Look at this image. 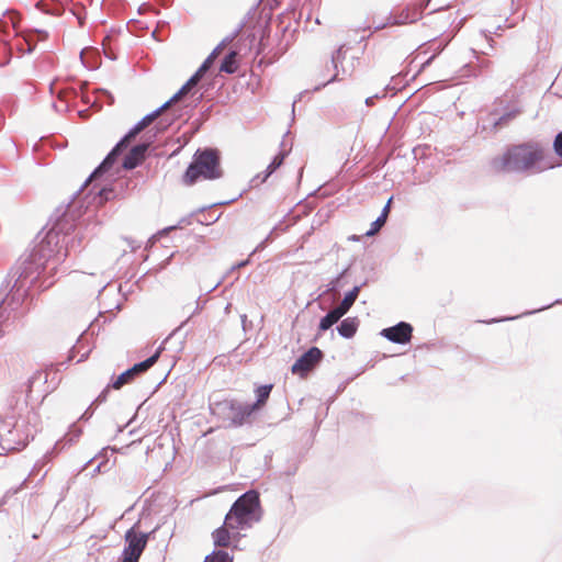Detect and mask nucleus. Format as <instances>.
Returning a JSON list of instances; mask_svg holds the SVG:
<instances>
[{
    "label": "nucleus",
    "instance_id": "13",
    "mask_svg": "<svg viewBox=\"0 0 562 562\" xmlns=\"http://www.w3.org/2000/svg\"><path fill=\"white\" fill-rule=\"evenodd\" d=\"M147 149H148L147 144H138V145L134 146L130 150V153L125 156V158L123 160V167L128 170L137 167L145 159V154H146Z\"/></svg>",
    "mask_w": 562,
    "mask_h": 562
},
{
    "label": "nucleus",
    "instance_id": "41",
    "mask_svg": "<svg viewBox=\"0 0 562 562\" xmlns=\"http://www.w3.org/2000/svg\"><path fill=\"white\" fill-rule=\"evenodd\" d=\"M248 263V260H245V261H241V262H238L237 265H234L231 270H236V269H239L244 266H246Z\"/></svg>",
    "mask_w": 562,
    "mask_h": 562
},
{
    "label": "nucleus",
    "instance_id": "22",
    "mask_svg": "<svg viewBox=\"0 0 562 562\" xmlns=\"http://www.w3.org/2000/svg\"><path fill=\"white\" fill-rule=\"evenodd\" d=\"M204 562H233V557L226 551L218 550L209 554Z\"/></svg>",
    "mask_w": 562,
    "mask_h": 562
},
{
    "label": "nucleus",
    "instance_id": "28",
    "mask_svg": "<svg viewBox=\"0 0 562 562\" xmlns=\"http://www.w3.org/2000/svg\"><path fill=\"white\" fill-rule=\"evenodd\" d=\"M554 153L562 159V132L558 133L553 140Z\"/></svg>",
    "mask_w": 562,
    "mask_h": 562
},
{
    "label": "nucleus",
    "instance_id": "11",
    "mask_svg": "<svg viewBox=\"0 0 562 562\" xmlns=\"http://www.w3.org/2000/svg\"><path fill=\"white\" fill-rule=\"evenodd\" d=\"M323 352L317 347L310 348L292 366L294 374L305 375L313 367L321 361Z\"/></svg>",
    "mask_w": 562,
    "mask_h": 562
},
{
    "label": "nucleus",
    "instance_id": "6",
    "mask_svg": "<svg viewBox=\"0 0 562 562\" xmlns=\"http://www.w3.org/2000/svg\"><path fill=\"white\" fill-rule=\"evenodd\" d=\"M213 414L222 415L229 420V425L241 426L246 419L257 409V405L240 403L237 401H223L212 406Z\"/></svg>",
    "mask_w": 562,
    "mask_h": 562
},
{
    "label": "nucleus",
    "instance_id": "29",
    "mask_svg": "<svg viewBox=\"0 0 562 562\" xmlns=\"http://www.w3.org/2000/svg\"><path fill=\"white\" fill-rule=\"evenodd\" d=\"M81 435V430L77 427H72L70 429V431L67 434V441L68 442H74L75 440H77Z\"/></svg>",
    "mask_w": 562,
    "mask_h": 562
},
{
    "label": "nucleus",
    "instance_id": "26",
    "mask_svg": "<svg viewBox=\"0 0 562 562\" xmlns=\"http://www.w3.org/2000/svg\"><path fill=\"white\" fill-rule=\"evenodd\" d=\"M348 270H349V267L345 268L334 280H331L329 282L328 291H337L340 286H342L341 280L346 276Z\"/></svg>",
    "mask_w": 562,
    "mask_h": 562
},
{
    "label": "nucleus",
    "instance_id": "15",
    "mask_svg": "<svg viewBox=\"0 0 562 562\" xmlns=\"http://www.w3.org/2000/svg\"><path fill=\"white\" fill-rule=\"evenodd\" d=\"M344 59H345V52H344V47L340 46L339 48L336 49V52L331 56V65H333V68L335 70V74L327 81H325L322 85L323 87L326 86L329 82H333V81H336V80H340V77H339L340 74L342 76L350 75V70H348L347 68H345L341 65Z\"/></svg>",
    "mask_w": 562,
    "mask_h": 562
},
{
    "label": "nucleus",
    "instance_id": "8",
    "mask_svg": "<svg viewBox=\"0 0 562 562\" xmlns=\"http://www.w3.org/2000/svg\"><path fill=\"white\" fill-rule=\"evenodd\" d=\"M148 535L137 532L131 528L125 533L126 546L122 553L121 562H138L144 549L146 548Z\"/></svg>",
    "mask_w": 562,
    "mask_h": 562
},
{
    "label": "nucleus",
    "instance_id": "10",
    "mask_svg": "<svg viewBox=\"0 0 562 562\" xmlns=\"http://www.w3.org/2000/svg\"><path fill=\"white\" fill-rule=\"evenodd\" d=\"M423 15V7L419 4H416L412 8L403 9L401 12L396 13L395 15H390L387 18V22L384 24H378L375 25L374 30H382L386 25H404L408 23H414L422 19Z\"/></svg>",
    "mask_w": 562,
    "mask_h": 562
},
{
    "label": "nucleus",
    "instance_id": "36",
    "mask_svg": "<svg viewBox=\"0 0 562 562\" xmlns=\"http://www.w3.org/2000/svg\"><path fill=\"white\" fill-rule=\"evenodd\" d=\"M223 49L224 48L221 46V44H218L206 58H211V61H214V59L222 53Z\"/></svg>",
    "mask_w": 562,
    "mask_h": 562
},
{
    "label": "nucleus",
    "instance_id": "37",
    "mask_svg": "<svg viewBox=\"0 0 562 562\" xmlns=\"http://www.w3.org/2000/svg\"><path fill=\"white\" fill-rule=\"evenodd\" d=\"M554 304H562V300H557V301L554 302ZM552 305H553V303H552V304H549V305H547V306H543V307H541V308H538V310H536V311H532V312H526V313H524V315H529V314H532V313H536V312H539V311H542V310L549 308V307H550V306H552Z\"/></svg>",
    "mask_w": 562,
    "mask_h": 562
},
{
    "label": "nucleus",
    "instance_id": "14",
    "mask_svg": "<svg viewBox=\"0 0 562 562\" xmlns=\"http://www.w3.org/2000/svg\"><path fill=\"white\" fill-rule=\"evenodd\" d=\"M212 538L216 547H228L233 541L239 540V535L235 536L233 529L224 524L213 531Z\"/></svg>",
    "mask_w": 562,
    "mask_h": 562
},
{
    "label": "nucleus",
    "instance_id": "17",
    "mask_svg": "<svg viewBox=\"0 0 562 562\" xmlns=\"http://www.w3.org/2000/svg\"><path fill=\"white\" fill-rule=\"evenodd\" d=\"M359 326L357 317H347L338 326L337 331L344 338H351L355 336Z\"/></svg>",
    "mask_w": 562,
    "mask_h": 562
},
{
    "label": "nucleus",
    "instance_id": "33",
    "mask_svg": "<svg viewBox=\"0 0 562 562\" xmlns=\"http://www.w3.org/2000/svg\"><path fill=\"white\" fill-rule=\"evenodd\" d=\"M223 49L224 48L221 46V44H218L206 58H211V61H214V59L222 53Z\"/></svg>",
    "mask_w": 562,
    "mask_h": 562
},
{
    "label": "nucleus",
    "instance_id": "18",
    "mask_svg": "<svg viewBox=\"0 0 562 562\" xmlns=\"http://www.w3.org/2000/svg\"><path fill=\"white\" fill-rule=\"evenodd\" d=\"M361 290V285L353 286L348 293H346L345 297L340 302L337 310H339L344 315L348 313L353 303L356 302Z\"/></svg>",
    "mask_w": 562,
    "mask_h": 562
},
{
    "label": "nucleus",
    "instance_id": "12",
    "mask_svg": "<svg viewBox=\"0 0 562 562\" xmlns=\"http://www.w3.org/2000/svg\"><path fill=\"white\" fill-rule=\"evenodd\" d=\"M413 327L411 324L405 322H400L398 324L384 328L381 331V335L387 340L395 344H406L412 338Z\"/></svg>",
    "mask_w": 562,
    "mask_h": 562
},
{
    "label": "nucleus",
    "instance_id": "48",
    "mask_svg": "<svg viewBox=\"0 0 562 562\" xmlns=\"http://www.w3.org/2000/svg\"><path fill=\"white\" fill-rule=\"evenodd\" d=\"M190 317H191V315H189L188 318L184 322H182V325H186V323L190 319Z\"/></svg>",
    "mask_w": 562,
    "mask_h": 562
},
{
    "label": "nucleus",
    "instance_id": "20",
    "mask_svg": "<svg viewBox=\"0 0 562 562\" xmlns=\"http://www.w3.org/2000/svg\"><path fill=\"white\" fill-rule=\"evenodd\" d=\"M342 316H344V314L339 310L334 307L324 317H322V319L319 322V330L325 331V330L329 329Z\"/></svg>",
    "mask_w": 562,
    "mask_h": 562
},
{
    "label": "nucleus",
    "instance_id": "40",
    "mask_svg": "<svg viewBox=\"0 0 562 562\" xmlns=\"http://www.w3.org/2000/svg\"><path fill=\"white\" fill-rule=\"evenodd\" d=\"M375 98H378V94L372 95V97H368V98L366 99V104H367L368 106L373 105V104H374V99H375Z\"/></svg>",
    "mask_w": 562,
    "mask_h": 562
},
{
    "label": "nucleus",
    "instance_id": "46",
    "mask_svg": "<svg viewBox=\"0 0 562 562\" xmlns=\"http://www.w3.org/2000/svg\"><path fill=\"white\" fill-rule=\"evenodd\" d=\"M221 283H222V280H221V281H218V282H216V284L211 289V291H212V290H214V289H216Z\"/></svg>",
    "mask_w": 562,
    "mask_h": 562
},
{
    "label": "nucleus",
    "instance_id": "30",
    "mask_svg": "<svg viewBox=\"0 0 562 562\" xmlns=\"http://www.w3.org/2000/svg\"><path fill=\"white\" fill-rule=\"evenodd\" d=\"M213 61H211V58H206L202 65L199 67V69L196 70L199 74H201L202 76H204V74L210 69V67L212 66Z\"/></svg>",
    "mask_w": 562,
    "mask_h": 562
},
{
    "label": "nucleus",
    "instance_id": "7",
    "mask_svg": "<svg viewBox=\"0 0 562 562\" xmlns=\"http://www.w3.org/2000/svg\"><path fill=\"white\" fill-rule=\"evenodd\" d=\"M503 101L496 104L482 124L483 131L496 132L498 128L508 125L521 114L522 110L516 102H510L501 110Z\"/></svg>",
    "mask_w": 562,
    "mask_h": 562
},
{
    "label": "nucleus",
    "instance_id": "50",
    "mask_svg": "<svg viewBox=\"0 0 562 562\" xmlns=\"http://www.w3.org/2000/svg\"><path fill=\"white\" fill-rule=\"evenodd\" d=\"M80 58L83 61V50L80 53Z\"/></svg>",
    "mask_w": 562,
    "mask_h": 562
},
{
    "label": "nucleus",
    "instance_id": "4",
    "mask_svg": "<svg viewBox=\"0 0 562 562\" xmlns=\"http://www.w3.org/2000/svg\"><path fill=\"white\" fill-rule=\"evenodd\" d=\"M222 177L220 158L216 150L204 149L194 154L193 161L189 165L183 181L193 184L199 179L214 180Z\"/></svg>",
    "mask_w": 562,
    "mask_h": 562
},
{
    "label": "nucleus",
    "instance_id": "39",
    "mask_svg": "<svg viewBox=\"0 0 562 562\" xmlns=\"http://www.w3.org/2000/svg\"><path fill=\"white\" fill-rule=\"evenodd\" d=\"M106 393H108V389L102 391V393L97 397V402H100V403L104 402L106 398Z\"/></svg>",
    "mask_w": 562,
    "mask_h": 562
},
{
    "label": "nucleus",
    "instance_id": "5",
    "mask_svg": "<svg viewBox=\"0 0 562 562\" xmlns=\"http://www.w3.org/2000/svg\"><path fill=\"white\" fill-rule=\"evenodd\" d=\"M171 106L169 101H166L161 106L153 111L151 113L145 115L109 153V155L104 158L101 165L90 175V177L86 180L85 186H88L90 182L95 181L104 171H106L115 161L116 157L121 155V153L127 147L128 143L132 138H134L138 133H140L145 127H147L151 122H154L162 111L169 109Z\"/></svg>",
    "mask_w": 562,
    "mask_h": 562
},
{
    "label": "nucleus",
    "instance_id": "21",
    "mask_svg": "<svg viewBox=\"0 0 562 562\" xmlns=\"http://www.w3.org/2000/svg\"><path fill=\"white\" fill-rule=\"evenodd\" d=\"M236 56H237V52L231 50L225 56V58L223 59V61L221 64V68H220L221 71L226 72V74H234L238 68V65L236 61Z\"/></svg>",
    "mask_w": 562,
    "mask_h": 562
},
{
    "label": "nucleus",
    "instance_id": "42",
    "mask_svg": "<svg viewBox=\"0 0 562 562\" xmlns=\"http://www.w3.org/2000/svg\"><path fill=\"white\" fill-rule=\"evenodd\" d=\"M36 32H37L40 38H42V40H44L48 36L47 32H45V31H36Z\"/></svg>",
    "mask_w": 562,
    "mask_h": 562
},
{
    "label": "nucleus",
    "instance_id": "45",
    "mask_svg": "<svg viewBox=\"0 0 562 562\" xmlns=\"http://www.w3.org/2000/svg\"><path fill=\"white\" fill-rule=\"evenodd\" d=\"M90 416H91V413H89V409H88V411H86V412L81 415V417H80V418H81V419H82V418H89Z\"/></svg>",
    "mask_w": 562,
    "mask_h": 562
},
{
    "label": "nucleus",
    "instance_id": "38",
    "mask_svg": "<svg viewBox=\"0 0 562 562\" xmlns=\"http://www.w3.org/2000/svg\"><path fill=\"white\" fill-rule=\"evenodd\" d=\"M391 201H392V198L387 201L386 205L382 210V213L380 214V215H385V218L387 217V214L390 211Z\"/></svg>",
    "mask_w": 562,
    "mask_h": 562
},
{
    "label": "nucleus",
    "instance_id": "43",
    "mask_svg": "<svg viewBox=\"0 0 562 562\" xmlns=\"http://www.w3.org/2000/svg\"><path fill=\"white\" fill-rule=\"evenodd\" d=\"M25 44L27 46L25 52L31 53L34 49V46H32L30 41H27V40L25 41Z\"/></svg>",
    "mask_w": 562,
    "mask_h": 562
},
{
    "label": "nucleus",
    "instance_id": "19",
    "mask_svg": "<svg viewBox=\"0 0 562 562\" xmlns=\"http://www.w3.org/2000/svg\"><path fill=\"white\" fill-rule=\"evenodd\" d=\"M285 157V153H280L277 155L267 167V170L262 177L260 175H257L251 181L252 182H265L283 162V159Z\"/></svg>",
    "mask_w": 562,
    "mask_h": 562
},
{
    "label": "nucleus",
    "instance_id": "24",
    "mask_svg": "<svg viewBox=\"0 0 562 562\" xmlns=\"http://www.w3.org/2000/svg\"><path fill=\"white\" fill-rule=\"evenodd\" d=\"M419 5L423 7V10L429 5H432L431 12H438L445 10L450 7L449 2H441L440 0H424Z\"/></svg>",
    "mask_w": 562,
    "mask_h": 562
},
{
    "label": "nucleus",
    "instance_id": "23",
    "mask_svg": "<svg viewBox=\"0 0 562 562\" xmlns=\"http://www.w3.org/2000/svg\"><path fill=\"white\" fill-rule=\"evenodd\" d=\"M271 389L272 385H261L256 390L257 402L254 405H257V408L268 400Z\"/></svg>",
    "mask_w": 562,
    "mask_h": 562
},
{
    "label": "nucleus",
    "instance_id": "27",
    "mask_svg": "<svg viewBox=\"0 0 562 562\" xmlns=\"http://www.w3.org/2000/svg\"><path fill=\"white\" fill-rule=\"evenodd\" d=\"M97 194L100 198V203H103V202L109 201L110 199H112L113 195H114V192L110 188L101 187V188H98Z\"/></svg>",
    "mask_w": 562,
    "mask_h": 562
},
{
    "label": "nucleus",
    "instance_id": "47",
    "mask_svg": "<svg viewBox=\"0 0 562 562\" xmlns=\"http://www.w3.org/2000/svg\"><path fill=\"white\" fill-rule=\"evenodd\" d=\"M516 317H507V318H503L502 321H513L515 319Z\"/></svg>",
    "mask_w": 562,
    "mask_h": 562
},
{
    "label": "nucleus",
    "instance_id": "49",
    "mask_svg": "<svg viewBox=\"0 0 562 562\" xmlns=\"http://www.w3.org/2000/svg\"><path fill=\"white\" fill-rule=\"evenodd\" d=\"M100 468H101V465H98V467L95 468L94 472H100Z\"/></svg>",
    "mask_w": 562,
    "mask_h": 562
},
{
    "label": "nucleus",
    "instance_id": "25",
    "mask_svg": "<svg viewBox=\"0 0 562 562\" xmlns=\"http://www.w3.org/2000/svg\"><path fill=\"white\" fill-rule=\"evenodd\" d=\"M385 215H380L374 222H372L370 229L366 233L367 236H373L381 227L385 224Z\"/></svg>",
    "mask_w": 562,
    "mask_h": 562
},
{
    "label": "nucleus",
    "instance_id": "44",
    "mask_svg": "<svg viewBox=\"0 0 562 562\" xmlns=\"http://www.w3.org/2000/svg\"><path fill=\"white\" fill-rule=\"evenodd\" d=\"M200 311V305H199V302L195 303V307L193 310V312L190 314L191 316L195 313H198Z\"/></svg>",
    "mask_w": 562,
    "mask_h": 562
},
{
    "label": "nucleus",
    "instance_id": "16",
    "mask_svg": "<svg viewBox=\"0 0 562 562\" xmlns=\"http://www.w3.org/2000/svg\"><path fill=\"white\" fill-rule=\"evenodd\" d=\"M202 77L203 76L201 74L195 71V74L180 88V90L168 100L170 104L172 105L187 95L198 85Z\"/></svg>",
    "mask_w": 562,
    "mask_h": 562
},
{
    "label": "nucleus",
    "instance_id": "9",
    "mask_svg": "<svg viewBox=\"0 0 562 562\" xmlns=\"http://www.w3.org/2000/svg\"><path fill=\"white\" fill-rule=\"evenodd\" d=\"M164 350V347L160 346L156 352L147 358L146 360L134 364L132 368L127 369L123 373H121L112 383L111 387L119 390L124 384L130 383L134 380V378L140 373L146 372L148 369H150L159 359L161 351Z\"/></svg>",
    "mask_w": 562,
    "mask_h": 562
},
{
    "label": "nucleus",
    "instance_id": "1",
    "mask_svg": "<svg viewBox=\"0 0 562 562\" xmlns=\"http://www.w3.org/2000/svg\"><path fill=\"white\" fill-rule=\"evenodd\" d=\"M79 246L77 227L70 216L65 214L35 247L26 270L34 268L37 277L44 276L47 271L55 270L56 266L68 256L69 250H76Z\"/></svg>",
    "mask_w": 562,
    "mask_h": 562
},
{
    "label": "nucleus",
    "instance_id": "2",
    "mask_svg": "<svg viewBox=\"0 0 562 562\" xmlns=\"http://www.w3.org/2000/svg\"><path fill=\"white\" fill-rule=\"evenodd\" d=\"M492 168L497 172L539 173L554 168L546 162L544 149L538 143L514 145L492 160Z\"/></svg>",
    "mask_w": 562,
    "mask_h": 562
},
{
    "label": "nucleus",
    "instance_id": "31",
    "mask_svg": "<svg viewBox=\"0 0 562 562\" xmlns=\"http://www.w3.org/2000/svg\"><path fill=\"white\" fill-rule=\"evenodd\" d=\"M236 35H237V32H235V33H233V34H231V35H228V36H226V37H224V38L221 41V43H220V44H221V46H222L223 48H225L228 44H231V43L234 41V38L236 37Z\"/></svg>",
    "mask_w": 562,
    "mask_h": 562
},
{
    "label": "nucleus",
    "instance_id": "34",
    "mask_svg": "<svg viewBox=\"0 0 562 562\" xmlns=\"http://www.w3.org/2000/svg\"><path fill=\"white\" fill-rule=\"evenodd\" d=\"M223 49L224 48L221 46V44H218L206 58H211V61H214V59L222 53Z\"/></svg>",
    "mask_w": 562,
    "mask_h": 562
},
{
    "label": "nucleus",
    "instance_id": "32",
    "mask_svg": "<svg viewBox=\"0 0 562 562\" xmlns=\"http://www.w3.org/2000/svg\"><path fill=\"white\" fill-rule=\"evenodd\" d=\"M223 49L224 48L221 46V44H218L206 58H211V61H214V59L222 53Z\"/></svg>",
    "mask_w": 562,
    "mask_h": 562
},
{
    "label": "nucleus",
    "instance_id": "3",
    "mask_svg": "<svg viewBox=\"0 0 562 562\" xmlns=\"http://www.w3.org/2000/svg\"><path fill=\"white\" fill-rule=\"evenodd\" d=\"M259 495L255 491H249L240 495L225 516V525L233 529L235 536L240 530L250 528L260 520L259 515Z\"/></svg>",
    "mask_w": 562,
    "mask_h": 562
},
{
    "label": "nucleus",
    "instance_id": "35",
    "mask_svg": "<svg viewBox=\"0 0 562 562\" xmlns=\"http://www.w3.org/2000/svg\"><path fill=\"white\" fill-rule=\"evenodd\" d=\"M223 49L224 48L221 46V44H218L206 58H211V61H214V59L222 53Z\"/></svg>",
    "mask_w": 562,
    "mask_h": 562
}]
</instances>
